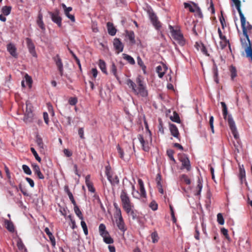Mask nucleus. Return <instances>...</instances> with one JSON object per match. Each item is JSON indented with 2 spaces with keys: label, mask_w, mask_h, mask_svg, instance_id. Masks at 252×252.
<instances>
[{
  "label": "nucleus",
  "mask_w": 252,
  "mask_h": 252,
  "mask_svg": "<svg viewBox=\"0 0 252 252\" xmlns=\"http://www.w3.org/2000/svg\"><path fill=\"white\" fill-rule=\"evenodd\" d=\"M167 155L168 156L170 160H172L173 162H175V159L174 158L173 155L174 153V152L173 150L171 149H168L167 150Z\"/></svg>",
  "instance_id": "79ce46f5"
},
{
  "label": "nucleus",
  "mask_w": 252,
  "mask_h": 252,
  "mask_svg": "<svg viewBox=\"0 0 252 252\" xmlns=\"http://www.w3.org/2000/svg\"><path fill=\"white\" fill-rule=\"evenodd\" d=\"M239 178L241 181L242 182L243 181L246 180V172L243 166L242 167L240 166L239 167Z\"/></svg>",
  "instance_id": "bb28decb"
},
{
  "label": "nucleus",
  "mask_w": 252,
  "mask_h": 252,
  "mask_svg": "<svg viewBox=\"0 0 252 252\" xmlns=\"http://www.w3.org/2000/svg\"><path fill=\"white\" fill-rule=\"evenodd\" d=\"M126 84L132 90L133 93L138 97H146L148 96V92L146 85L140 77L136 78L135 82L128 79L126 80Z\"/></svg>",
  "instance_id": "f257e3e1"
},
{
  "label": "nucleus",
  "mask_w": 252,
  "mask_h": 252,
  "mask_svg": "<svg viewBox=\"0 0 252 252\" xmlns=\"http://www.w3.org/2000/svg\"><path fill=\"white\" fill-rule=\"evenodd\" d=\"M227 122L230 129H231V132L234 135V137L235 138L237 139L238 138L237 128L235 126V122L234 121L231 115L228 116Z\"/></svg>",
  "instance_id": "9b49d317"
},
{
  "label": "nucleus",
  "mask_w": 252,
  "mask_h": 252,
  "mask_svg": "<svg viewBox=\"0 0 252 252\" xmlns=\"http://www.w3.org/2000/svg\"><path fill=\"white\" fill-rule=\"evenodd\" d=\"M44 231L49 236L50 240L51 242L52 245L55 246L56 245L55 239L52 233L50 231L48 227H46L44 229Z\"/></svg>",
  "instance_id": "b1692460"
},
{
  "label": "nucleus",
  "mask_w": 252,
  "mask_h": 252,
  "mask_svg": "<svg viewBox=\"0 0 252 252\" xmlns=\"http://www.w3.org/2000/svg\"><path fill=\"white\" fill-rule=\"evenodd\" d=\"M26 40L30 53L33 57H36L37 55L35 50V46L34 44L32 42V40L29 38H27Z\"/></svg>",
  "instance_id": "2eb2a0df"
},
{
  "label": "nucleus",
  "mask_w": 252,
  "mask_h": 252,
  "mask_svg": "<svg viewBox=\"0 0 252 252\" xmlns=\"http://www.w3.org/2000/svg\"><path fill=\"white\" fill-rule=\"evenodd\" d=\"M221 16L220 17V21L221 25L222 28L223 29L224 27V24H225V19L222 15V13L221 12Z\"/></svg>",
  "instance_id": "052dcab7"
},
{
  "label": "nucleus",
  "mask_w": 252,
  "mask_h": 252,
  "mask_svg": "<svg viewBox=\"0 0 252 252\" xmlns=\"http://www.w3.org/2000/svg\"><path fill=\"white\" fill-rule=\"evenodd\" d=\"M124 211L127 215L130 216L133 220H135L137 218L138 213L134 209V205L126 208V210H124Z\"/></svg>",
  "instance_id": "f3484780"
},
{
  "label": "nucleus",
  "mask_w": 252,
  "mask_h": 252,
  "mask_svg": "<svg viewBox=\"0 0 252 252\" xmlns=\"http://www.w3.org/2000/svg\"><path fill=\"white\" fill-rule=\"evenodd\" d=\"M158 205L155 201H152L150 204V207L153 210L156 211L158 209Z\"/></svg>",
  "instance_id": "864d4df0"
},
{
  "label": "nucleus",
  "mask_w": 252,
  "mask_h": 252,
  "mask_svg": "<svg viewBox=\"0 0 252 252\" xmlns=\"http://www.w3.org/2000/svg\"><path fill=\"white\" fill-rule=\"evenodd\" d=\"M218 33H219V37L222 40V39H225L226 38V36L225 35H223L222 33V32L220 29V28H218Z\"/></svg>",
  "instance_id": "774afa93"
},
{
  "label": "nucleus",
  "mask_w": 252,
  "mask_h": 252,
  "mask_svg": "<svg viewBox=\"0 0 252 252\" xmlns=\"http://www.w3.org/2000/svg\"><path fill=\"white\" fill-rule=\"evenodd\" d=\"M77 102V99L76 97H71L69 99V103L71 105H75Z\"/></svg>",
  "instance_id": "13d9d810"
},
{
  "label": "nucleus",
  "mask_w": 252,
  "mask_h": 252,
  "mask_svg": "<svg viewBox=\"0 0 252 252\" xmlns=\"http://www.w3.org/2000/svg\"><path fill=\"white\" fill-rule=\"evenodd\" d=\"M169 129L172 135L178 139L179 138V132L176 126L174 124H170Z\"/></svg>",
  "instance_id": "6ab92c4d"
},
{
  "label": "nucleus",
  "mask_w": 252,
  "mask_h": 252,
  "mask_svg": "<svg viewBox=\"0 0 252 252\" xmlns=\"http://www.w3.org/2000/svg\"><path fill=\"white\" fill-rule=\"evenodd\" d=\"M63 153L67 157H69L72 156V152L70 151H69L68 149H64Z\"/></svg>",
  "instance_id": "338daca9"
},
{
  "label": "nucleus",
  "mask_w": 252,
  "mask_h": 252,
  "mask_svg": "<svg viewBox=\"0 0 252 252\" xmlns=\"http://www.w3.org/2000/svg\"><path fill=\"white\" fill-rule=\"evenodd\" d=\"M43 118L45 121V123L48 125L49 123V118H48V114L47 112L43 113Z\"/></svg>",
  "instance_id": "0e129e2a"
},
{
  "label": "nucleus",
  "mask_w": 252,
  "mask_h": 252,
  "mask_svg": "<svg viewBox=\"0 0 252 252\" xmlns=\"http://www.w3.org/2000/svg\"><path fill=\"white\" fill-rule=\"evenodd\" d=\"M212 70L214 81L216 82V83L218 84L219 83V72L217 66L216 64H214Z\"/></svg>",
  "instance_id": "5701e85b"
},
{
  "label": "nucleus",
  "mask_w": 252,
  "mask_h": 252,
  "mask_svg": "<svg viewBox=\"0 0 252 252\" xmlns=\"http://www.w3.org/2000/svg\"><path fill=\"white\" fill-rule=\"evenodd\" d=\"M113 205L114 206L113 215L121 214L122 211L121 208L119 207L118 204L114 202Z\"/></svg>",
  "instance_id": "58836bf2"
},
{
  "label": "nucleus",
  "mask_w": 252,
  "mask_h": 252,
  "mask_svg": "<svg viewBox=\"0 0 252 252\" xmlns=\"http://www.w3.org/2000/svg\"><path fill=\"white\" fill-rule=\"evenodd\" d=\"M22 169L24 172L27 175H31L32 174V171L28 165L25 164L23 165Z\"/></svg>",
  "instance_id": "09e8293b"
},
{
  "label": "nucleus",
  "mask_w": 252,
  "mask_h": 252,
  "mask_svg": "<svg viewBox=\"0 0 252 252\" xmlns=\"http://www.w3.org/2000/svg\"><path fill=\"white\" fill-rule=\"evenodd\" d=\"M146 127L148 129V132L145 136L141 134L137 135V138L140 142L142 149L145 152H149L150 149V145L152 141V133L148 128V125L146 121H145Z\"/></svg>",
  "instance_id": "7ed1b4c3"
},
{
  "label": "nucleus",
  "mask_w": 252,
  "mask_h": 252,
  "mask_svg": "<svg viewBox=\"0 0 252 252\" xmlns=\"http://www.w3.org/2000/svg\"><path fill=\"white\" fill-rule=\"evenodd\" d=\"M146 127L148 129V132L145 136L141 134L137 135V138L140 142L142 149L145 152H149L150 149V145L152 141V133L148 128V125L146 121H145Z\"/></svg>",
  "instance_id": "f03ea898"
},
{
  "label": "nucleus",
  "mask_w": 252,
  "mask_h": 252,
  "mask_svg": "<svg viewBox=\"0 0 252 252\" xmlns=\"http://www.w3.org/2000/svg\"><path fill=\"white\" fill-rule=\"evenodd\" d=\"M99 66L101 71L105 74H107L105 63L101 60H99Z\"/></svg>",
  "instance_id": "f704fd0d"
},
{
  "label": "nucleus",
  "mask_w": 252,
  "mask_h": 252,
  "mask_svg": "<svg viewBox=\"0 0 252 252\" xmlns=\"http://www.w3.org/2000/svg\"><path fill=\"white\" fill-rule=\"evenodd\" d=\"M59 10L56 9L54 12H49L52 21L56 23L59 27L62 26V18L59 15Z\"/></svg>",
  "instance_id": "9d476101"
},
{
  "label": "nucleus",
  "mask_w": 252,
  "mask_h": 252,
  "mask_svg": "<svg viewBox=\"0 0 252 252\" xmlns=\"http://www.w3.org/2000/svg\"><path fill=\"white\" fill-rule=\"evenodd\" d=\"M213 123H214V117H213V116H211L210 117V119H209V125L210 126V127L211 128L212 132V133H214V128Z\"/></svg>",
  "instance_id": "5fc2aeb1"
},
{
  "label": "nucleus",
  "mask_w": 252,
  "mask_h": 252,
  "mask_svg": "<svg viewBox=\"0 0 252 252\" xmlns=\"http://www.w3.org/2000/svg\"><path fill=\"white\" fill-rule=\"evenodd\" d=\"M191 3L193 5V6H194V7L195 8V12H196L198 14L199 17H200V18L203 17V14L202 13L200 8L198 7V6L195 3H194L193 2H191Z\"/></svg>",
  "instance_id": "a19ab883"
},
{
  "label": "nucleus",
  "mask_w": 252,
  "mask_h": 252,
  "mask_svg": "<svg viewBox=\"0 0 252 252\" xmlns=\"http://www.w3.org/2000/svg\"><path fill=\"white\" fill-rule=\"evenodd\" d=\"M150 20L157 30H159L161 27L160 22L158 20V17L154 13H150L149 14Z\"/></svg>",
  "instance_id": "ddd939ff"
},
{
  "label": "nucleus",
  "mask_w": 252,
  "mask_h": 252,
  "mask_svg": "<svg viewBox=\"0 0 252 252\" xmlns=\"http://www.w3.org/2000/svg\"><path fill=\"white\" fill-rule=\"evenodd\" d=\"M126 36L128 37L131 44H134L135 43V34L133 31H126Z\"/></svg>",
  "instance_id": "4be33fe9"
},
{
  "label": "nucleus",
  "mask_w": 252,
  "mask_h": 252,
  "mask_svg": "<svg viewBox=\"0 0 252 252\" xmlns=\"http://www.w3.org/2000/svg\"><path fill=\"white\" fill-rule=\"evenodd\" d=\"M221 233L225 236V238L229 240L230 237L228 234V230L227 229H225V228H222L220 230Z\"/></svg>",
  "instance_id": "3c124183"
},
{
  "label": "nucleus",
  "mask_w": 252,
  "mask_h": 252,
  "mask_svg": "<svg viewBox=\"0 0 252 252\" xmlns=\"http://www.w3.org/2000/svg\"><path fill=\"white\" fill-rule=\"evenodd\" d=\"M151 237L153 243H156L158 241L159 237L157 231H155L152 233Z\"/></svg>",
  "instance_id": "e433bc0d"
},
{
  "label": "nucleus",
  "mask_w": 252,
  "mask_h": 252,
  "mask_svg": "<svg viewBox=\"0 0 252 252\" xmlns=\"http://www.w3.org/2000/svg\"><path fill=\"white\" fill-rule=\"evenodd\" d=\"M217 221L220 225H223L224 223V219L221 213H219L217 215Z\"/></svg>",
  "instance_id": "a18cd8bd"
},
{
  "label": "nucleus",
  "mask_w": 252,
  "mask_h": 252,
  "mask_svg": "<svg viewBox=\"0 0 252 252\" xmlns=\"http://www.w3.org/2000/svg\"><path fill=\"white\" fill-rule=\"evenodd\" d=\"M33 169L34 173L37 175L38 177L40 179H43L44 178V176L42 174L40 170V168L37 165H33Z\"/></svg>",
  "instance_id": "a878e982"
},
{
  "label": "nucleus",
  "mask_w": 252,
  "mask_h": 252,
  "mask_svg": "<svg viewBox=\"0 0 252 252\" xmlns=\"http://www.w3.org/2000/svg\"><path fill=\"white\" fill-rule=\"evenodd\" d=\"M117 150L118 151V153L119 154V156L120 158H124V151L123 150L121 149L119 145H118L117 146Z\"/></svg>",
  "instance_id": "603ef678"
},
{
  "label": "nucleus",
  "mask_w": 252,
  "mask_h": 252,
  "mask_svg": "<svg viewBox=\"0 0 252 252\" xmlns=\"http://www.w3.org/2000/svg\"><path fill=\"white\" fill-rule=\"evenodd\" d=\"M7 50L12 56L17 58L16 48L13 44L9 43L7 44Z\"/></svg>",
  "instance_id": "aec40b11"
},
{
  "label": "nucleus",
  "mask_w": 252,
  "mask_h": 252,
  "mask_svg": "<svg viewBox=\"0 0 252 252\" xmlns=\"http://www.w3.org/2000/svg\"><path fill=\"white\" fill-rule=\"evenodd\" d=\"M37 24L42 31H44L45 30V28L43 20L37 21Z\"/></svg>",
  "instance_id": "4d7b16f0"
},
{
  "label": "nucleus",
  "mask_w": 252,
  "mask_h": 252,
  "mask_svg": "<svg viewBox=\"0 0 252 252\" xmlns=\"http://www.w3.org/2000/svg\"><path fill=\"white\" fill-rule=\"evenodd\" d=\"M184 7L185 8H189V10L190 12H195V9H193L189 3H187V2H185L184 3Z\"/></svg>",
  "instance_id": "6e6d98bb"
},
{
  "label": "nucleus",
  "mask_w": 252,
  "mask_h": 252,
  "mask_svg": "<svg viewBox=\"0 0 252 252\" xmlns=\"http://www.w3.org/2000/svg\"><path fill=\"white\" fill-rule=\"evenodd\" d=\"M221 105L222 107V113L223 118L225 120H226L227 118V106L225 102H221Z\"/></svg>",
  "instance_id": "c9c22d12"
},
{
  "label": "nucleus",
  "mask_w": 252,
  "mask_h": 252,
  "mask_svg": "<svg viewBox=\"0 0 252 252\" xmlns=\"http://www.w3.org/2000/svg\"><path fill=\"white\" fill-rule=\"evenodd\" d=\"M179 159L182 162L181 169H186L187 171H189L191 169V165L189 158L185 155H180Z\"/></svg>",
  "instance_id": "1a4fd4ad"
},
{
  "label": "nucleus",
  "mask_w": 252,
  "mask_h": 252,
  "mask_svg": "<svg viewBox=\"0 0 252 252\" xmlns=\"http://www.w3.org/2000/svg\"><path fill=\"white\" fill-rule=\"evenodd\" d=\"M81 226H82V228L83 229L84 234L86 235H88V230L87 226L86 225V222L83 220H81Z\"/></svg>",
  "instance_id": "c03bdc74"
},
{
  "label": "nucleus",
  "mask_w": 252,
  "mask_h": 252,
  "mask_svg": "<svg viewBox=\"0 0 252 252\" xmlns=\"http://www.w3.org/2000/svg\"><path fill=\"white\" fill-rule=\"evenodd\" d=\"M69 50L70 53L71 54V55H72L73 57L74 58V59L76 61L77 64L79 66V67L80 69L81 70V63H80V60H79V59L77 57V56L75 55V54L71 50L69 49Z\"/></svg>",
  "instance_id": "de8ad7c7"
},
{
  "label": "nucleus",
  "mask_w": 252,
  "mask_h": 252,
  "mask_svg": "<svg viewBox=\"0 0 252 252\" xmlns=\"http://www.w3.org/2000/svg\"><path fill=\"white\" fill-rule=\"evenodd\" d=\"M17 246L20 250H23V249H25V246L20 238H19L17 241Z\"/></svg>",
  "instance_id": "49530a36"
},
{
  "label": "nucleus",
  "mask_w": 252,
  "mask_h": 252,
  "mask_svg": "<svg viewBox=\"0 0 252 252\" xmlns=\"http://www.w3.org/2000/svg\"><path fill=\"white\" fill-rule=\"evenodd\" d=\"M197 185L196 187V192L195 193L196 195H199L200 194L202 189V179L198 178L197 182Z\"/></svg>",
  "instance_id": "393cba45"
},
{
  "label": "nucleus",
  "mask_w": 252,
  "mask_h": 252,
  "mask_svg": "<svg viewBox=\"0 0 252 252\" xmlns=\"http://www.w3.org/2000/svg\"><path fill=\"white\" fill-rule=\"evenodd\" d=\"M31 152L33 154V156H34L35 159L38 161L40 162L41 159V158L38 156L37 152L35 150V149L33 148H31Z\"/></svg>",
  "instance_id": "8fccbe9b"
},
{
  "label": "nucleus",
  "mask_w": 252,
  "mask_h": 252,
  "mask_svg": "<svg viewBox=\"0 0 252 252\" xmlns=\"http://www.w3.org/2000/svg\"><path fill=\"white\" fill-rule=\"evenodd\" d=\"M113 46L117 54H119L123 51L124 45L119 38H115L114 39Z\"/></svg>",
  "instance_id": "f8f14e48"
},
{
  "label": "nucleus",
  "mask_w": 252,
  "mask_h": 252,
  "mask_svg": "<svg viewBox=\"0 0 252 252\" xmlns=\"http://www.w3.org/2000/svg\"><path fill=\"white\" fill-rule=\"evenodd\" d=\"M169 29L174 39L181 46H184L185 44V40L181 31L179 29H174L171 25H169Z\"/></svg>",
  "instance_id": "20e7f679"
},
{
  "label": "nucleus",
  "mask_w": 252,
  "mask_h": 252,
  "mask_svg": "<svg viewBox=\"0 0 252 252\" xmlns=\"http://www.w3.org/2000/svg\"><path fill=\"white\" fill-rule=\"evenodd\" d=\"M86 186H87L88 189L90 191L92 192H94L95 189H94V188L93 187V184L92 183L87 184Z\"/></svg>",
  "instance_id": "e2e57ef3"
},
{
  "label": "nucleus",
  "mask_w": 252,
  "mask_h": 252,
  "mask_svg": "<svg viewBox=\"0 0 252 252\" xmlns=\"http://www.w3.org/2000/svg\"><path fill=\"white\" fill-rule=\"evenodd\" d=\"M122 55L123 58L127 61L130 64L132 65L135 64V61L132 57L126 54H123Z\"/></svg>",
  "instance_id": "c756f323"
},
{
  "label": "nucleus",
  "mask_w": 252,
  "mask_h": 252,
  "mask_svg": "<svg viewBox=\"0 0 252 252\" xmlns=\"http://www.w3.org/2000/svg\"><path fill=\"white\" fill-rule=\"evenodd\" d=\"M170 119L172 121L180 124L181 123L180 119L178 114L174 112L173 116H170Z\"/></svg>",
  "instance_id": "7c9ffc66"
},
{
  "label": "nucleus",
  "mask_w": 252,
  "mask_h": 252,
  "mask_svg": "<svg viewBox=\"0 0 252 252\" xmlns=\"http://www.w3.org/2000/svg\"><path fill=\"white\" fill-rule=\"evenodd\" d=\"M74 210L76 214V215L78 217V218L81 220H83V216L82 214L81 211L80 210L79 207L77 206V205H75L74 206Z\"/></svg>",
  "instance_id": "473e14b6"
},
{
  "label": "nucleus",
  "mask_w": 252,
  "mask_h": 252,
  "mask_svg": "<svg viewBox=\"0 0 252 252\" xmlns=\"http://www.w3.org/2000/svg\"><path fill=\"white\" fill-rule=\"evenodd\" d=\"M113 221L117 228L124 234L127 230V227L122 217V213L113 215Z\"/></svg>",
  "instance_id": "39448f33"
},
{
  "label": "nucleus",
  "mask_w": 252,
  "mask_h": 252,
  "mask_svg": "<svg viewBox=\"0 0 252 252\" xmlns=\"http://www.w3.org/2000/svg\"><path fill=\"white\" fill-rule=\"evenodd\" d=\"M119 183V180L117 176H115V178L113 179V180H111V185H115V184L118 185Z\"/></svg>",
  "instance_id": "69168bd1"
},
{
  "label": "nucleus",
  "mask_w": 252,
  "mask_h": 252,
  "mask_svg": "<svg viewBox=\"0 0 252 252\" xmlns=\"http://www.w3.org/2000/svg\"><path fill=\"white\" fill-rule=\"evenodd\" d=\"M167 70V67L164 64L159 65L156 67V71L159 78H161L165 74Z\"/></svg>",
  "instance_id": "a211bd4d"
},
{
  "label": "nucleus",
  "mask_w": 252,
  "mask_h": 252,
  "mask_svg": "<svg viewBox=\"0 0 252 252\" xmlns=\"http://www.w3.org/2000/svg\"><path fill=\"white\" fill-rule=\"evenodd\" d=\"M120 199L124 210H126V208L130 206L132 207V206L134 205V204L131 202L126 189H123L122 190L120 194Z\"/></svg>",
  "instance_id": "423d86ee"
},
{
  "label": "nucleus",
  "mask_w": 252,
  "mask_h": 252,
  "mask_svg": "<svg viewBox=\"0 0 252 252\" xmlns=\"http://www.w3.org/2000/svg\"><path fill=\"white\" fill-rule=\"evenodd\" d=\"M11 7L9 6H4L2 8L1 11L5 16L8 15L11 12Z\"/></svg>",
  "instance_id": "72a5a7b5"
},
{
  "label": "nucleus",
  "mask_w": 252,
  "mask_h": 252,
  "mask_svg": "<svg viewBox=\"0 0 252 252\" xmlns=\"http://www.w3.org/2000/svg\"><path fill=\"white\" fill-rule=\"evenodd\" d=\"M26 180L29 183L30 186L32 188H33L34 187V183L32 179H31L30 178H28V177H27V178H26Z\"/></svg>",
  "instance_id": "680f3d73"
},
{
  "label": "nucleus",
  "mask_w": 252,
  "mask_h": 252,
  "mask_svg": "<svg viewBox=\"0 0 252 252\" xmlns=\"http://www.w3.org/2000/svg\"><path fill=\"white\" fill-rule=\"evenodd\" d=\"M228 44L230 47V44L229 41L226 38L221 40L220 42V45L221 49L225 48L227 45Z\"/></svg>",
  "instance_id": "4c0bfd02"
},
{
  "label": "nucleus",
  "mask_w": 252,
  "mask_h": 252,
  "mask_svg": "<svg viewBox=\"0 0 252 252\" xmlns=\"http://www.w3.org/2000/svg\"><path fill=\"white\" fill-rule=\"evenodd\" d=\"M26 108L24 121L26 123H28L31 122L33 114L32 113V104L29 101H26Z\"/></svg>",
  "instance_id": "0eeeda50"
},
{
  "label": "nucleus",
  "mask_w": 252,
  "mask_h": 252,
  "mask_svg": "<svg viewBox=\"0 0 252 252\" xmlns=\"http://www.w3.org/2000/svg\"><path fill=\"white\" fill-rule=\"evenodd\" d=\"M53 60L56 63V64L58 67L60 75L61 76H63V64L62 63V60L60 58L59 55H57L55 57H54L53 58Z\"/></svg>",
  "instance_id": "4468645a"
},
{
  "label": "nucleus",
  "mask_w": 252,
  "mask_h": 252,
  "mask_svg": "<svg viewBox=\"0 0 252 252\" xmlns=\"http://www.w3.org/2000/svg\"><path fill=\"white\" fill-rule=\"evenodd\" d=\"M69 194L68 195L70 201H71L72 203L73 204L74 206L76 205V202L73 198V194L71 192H69Z\"/></svg>",
  "instance_id": "bf43d9fd"
},
{
  "label": "nucleus",
  "mask_w": 252,
  "mask_h": 252,
  "mask_svg": "<svg viewBox=\"0 0 252 252\" xmlns=\"http://www.w3.org/2000/svg\"><path fill=\"white\" fill-rule=\"evenodd\" d=\"M36 143L37 144L39 148H40V151H43L44 150V144L42 142V139L40 137H39L38 136H36Z\"/></svg>",
  "instance_id": "2f4dec72"
},
{
  "label": "nucleus",
  "mask_w": 252,
  "mask_h": 252,
  "mask_svg": "<svg viewBox=\"0 0 252 252\" xmlns=\"http://www.w3.org/2000/svg\"><path fill=\"white\" fill-rule=\"evenodd\" d=\"M180 178L181 180L185 182L187 185H189L190 184V180L187 175L183 174L181 176Z\"/></svg>",
  "instance_id": "ea45409f"
},
{
  "label": "nucleus",
  "mask_w": 252,
  "mask_h": 252,
  "mask_svg": "<svg viewBox=\"0 0 252 252\" xmlns=\"http://www.w3.org/2000/svg\"><path fill=\"white\" fill-rule=\"evenodd\" d=\"M138 184L140 187V195L142 197L145 198L146 197V192L144 188L143 182L141 179H138Z\"/></svg>",
  "instance_id": "412c9836"
},
{
  "label": "nucleus",
  "mask_w": 252,
  "mask_h": 252,
  "mask_svg": "<svg viewBox=\"0 0 252 252\" xmlns=\"http://www.w3.org/2000/svg\"><path fill=\"white\" fill-rule=\"evenodd\" d=\"M169 208H170L171 216V218H172L173 222L174 223H176L177 220H176V218H175L174 209H173V207L172 206V205H171V204L169 205Z\"/></svg>",
  "instance_id": "37998d69"
},
{
  "label": "nucleus",
  "mask_w": 252,
  "mask_h": 252,
  "mask_svg": "<svg viewBox=\"0 0 252 252\" xmlns=\"http://www.w3.org/2000/svg\"><path fill=\"white\" fill-rule=\"evenodd\" d=\"M100 235L103 237V241L106 244H110V237L109 232L106 230L105 225L101 223L99 226Z\"/></svg>",
  "instance_id": "6e6552de"
},
{
  "label": "nucleus",
  "mask_w": 252,
  "mask_h": 252,
  "mask_svg": "<svg viewBox=\"0 0 252 252\" xmlns=\"http://www.w3.org/2000/svg\"><path fill=\"white\" fill-rule=\"evenodd\" d=\"M229 71L230 72L231 78L232 80L237 76L236 68L235 66L231 65L230 67Z\"/></svg>",
  "instance_id": "c85d7f7f"
},
{
  "label": "nucleus",
  "mask_w": 252,
  "mask_h": 252,
  "mask_svg": "<svg viewBox=\"0 0 252 252\" xmlns=\"http://www.w3.org/2000/svg\"><path fill=\"white\" fill-rule=\"evenodd\" d=\"M62 6L63 8L64 13L66 16L72 22H74L75 21L74 16L69 14V12L72 10V7H67L64 3H62Z\"/></svg>",
  "instance_id": "dca6fc26"
},
{
  "label": "nucleus",
  "mask_w": 252,
  "mask_h": 252,
  "mask_svg": "<svg viewBox=\"0 0 252 252\" xmlns=\"http://www.w3.org/2000/svg\"><path fill=\"white\" fill-rule=\"evenodd\" d=\"M5 225L6 228L10 232H13L14 231V226L13 223L8 220H5L4 221Z\"/></svg>",
  "instance_id": "cd10ccee"
}]
</instances>
